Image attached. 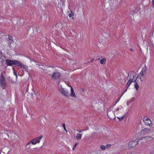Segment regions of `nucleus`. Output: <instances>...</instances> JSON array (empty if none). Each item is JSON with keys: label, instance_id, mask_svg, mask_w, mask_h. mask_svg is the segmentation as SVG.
Here are the masks:
<instances>
[{"label": "nucleus", "instance_id": "39448f33", "mask_svg": "<svg viewBox=\"0 0 154 154\" xmlns=\"http://www.w3.org/2000/svg\"><path fill=\"white\" fill-rule=\"evenodd\" d=\"M61 74L60 73H59L57 70H55V71L53 73V74L51 75V79H58L60 78Z\"/></svg>", "mask_w": 154, "mask_h": 154}, {"label": "nucleus", "instance_id": "58836bf2", "mask_svg": "<svg viewBox=\"0 0 154 154\" xmlns=\"http://www.w3.org/2000/svg\"><path fill=\"white\" fill-rule=\"evenodd\" d=\"M14 74L15 75H17V74L16 73H15L14 72Z\"/></svg>", "mask_w": 154, "mask_h": 154}, {"label": "nucleus", "instance_id": "f3484780", "mask_svg": "<svg viewBox=\"0 0 154 154\" xmlns=\"http://www.w3.org/2000/svg\"><path fill=\"white\" fill-rule=\"evenodd\" d=\"M5 79V77L3 74V72H2L0 76V79Z\"/></svg>", "mask_w": 154, "mask_h": 154}, {"label": "nucleus", "instance_id": "b1692460", "mask_svg": "<svg viewBox=\"0 0 154 154\" xmlns=\"http://www.w3.org/2000/svg\"><path fill=\"white\" fill-rule=\"evenodd\" d=\"M152 8H153L154 7V0H152Z\"/></svg>", "mask_w": 154, "mask_h": 154}, {"label": "nucleus", "instance_id": "0eeeda50", "mask_svg": "<svg viewBox=\"0 0 154 154\" xmlns=\"http://www.w3.org/2000/svg\"><path fill=\"white\" fill-rule=\"evenodd\" d=\"M143 122L146 125L150 126L151 122L150 120L147 117H144L143 119Z\"/></svg>", "mask_w": 154, "mask_h": 154}, {"label": "nucleus", "instance_id": "a19ab883", "mask_svg": "<svg viewBox=\"0 0 154 154\" xmlns=\"http://www.w3.org/2000/svg\"><path fill=\"white\" fill-rule=\"evenodd\" d=\"M81 132H82V131H79V133H81Z\"/></svg>", "mask_w": 154, "mask_h": 154}, {"label": "nucleus", "instance_id": "c85d7f7f", "mask_svg": "<svg viewBox=\"0 0 154 154\" xmlns=\"http://www.w3.org/2000/svg\"><path fill=\"white\" fill-rule=\"evenodd\" d=\"M140 80L141 81H143V80H144V78H143L142 77H141L140 78Z\"/></svg>", "mask_w": 154, "mask_h": 154}, {"label": "nucleus", "instance_id": "7ed1b4c3", "mask_svg": "<svg viewBox=\"0 0 154 154\" xmlns=\"http://www.w3.org/2000/svg\"><path fill=\"white\" fill-rule=\"evenodd\" d=\"M43 137L42 135H40L39 137H37L35 138L32 140L31 141L28 143L26 146H27L30 143L32 144L33 145H35L37 143H39L40 142V140Z\"/></svg>", "mask_w": 154, "mask_h": 154}, {"label": "nucleus", "instance_id": "393cba45", "mask_svg": "<svg viewBox=\"0 0 154 154\" xmlns=\"http://www.w3.org/2000/svg\"><path fill=\"white\" fill-rule=\"evenodd\" d=\"M140 75H141V76H143L144 74L143 73H142V72H140V73L139 74V76Z\"/></svg>", "mask_w": 154, "mask_h": 154}, {"label": "nucleus", "instance_id": "a211bd4d", "mask_svg": "<svg viewBox=\"0 0 154 154\" xmlns=\"http://www.w3.org/2000/svg\"><path fill=\"white\" fill-rule=\"evenodd\" d=\"M100 148L101 149H102L103 150H104L106 149V147L105 146L102 145L100 146Z\"/></svg>", "mask_w": 154, "mask_h": 154}, {"label": "nucleus", "instance_id": "e433bc0d", "mask_svg": "<svg viewBox=\"0 0 154 154\" xmlns=\"http://www.w3.org/2000/svg\"><path fill=\"white\" fill-rule=\"evenodd\" d=\"M72 20H74V17H72Z\"/></svg>", "mask_w": 154, "mask_h": 154}, {"label": "nucleus", "instance_id": "ddd939ff", "mask_svg": "<svg viewBox=\"0 0 154 154\" xmlns=\"http://www.w3.org/2000/svg\"><path fill=\"white\" fill-rule=\"evenodd\" d=\"M144 138L147 141H150L152 140V137L150 136L145 137Z\"/></svg>", "mask_w": 154, "mask_h": 154}, {"label": "nucleus", "instance_id": "6e6552de", "mask_svg": "<svg viewBox=\"0 0 154 154\" xmlns=\"http://www.w3.org/2000/svg\"><path fill=\"white\" fill-rule=\"evenodd\" d=\"M20 64H18V66L19 67L22 68L24 70L26 71V72H28V66L27 65H24L21 63L19 61Z\"/></svg>", "mask_w": 154, "mask_h": 154}, {"label": "nucleus", "instance_id": "9b49d317", "mask_svg": "<svg viewBox=\"0 0 154 154\" xmlns=\"http://www.w3.org/2000/svg\"><path fill=\"white\" fill-rule=\"evenodd\" d=\"M71 93L70 94V96L72 97H76V95L74 93V90L72 87H71Z\"/></svg>", "mask_w": 154, "mask_h": 154}, {"label": "nucleus", "instance_id": "ea45409f", "mask_svg": "<svg viewBox=\"0 0 154 154\" xmlns=\"http://www.w3.org/2000/svg\"><path fill=\"white\" fill-rule=\"evenodd\" d=\"M130 50L132 51V50L131 48H130Z\"/></svg>", "mask_w": 154, "mask_h": 154}, {"label": "nucleus", "instance_id": "4be33fe9", "mask_svg": "<svg viewBox=\"0 0 154 154\" xmlns=\"http://www.w3.org/2000/svg\"><path fill=\"white\" fill-rule=\"evenodd\" d=\"M3 53L0 50V58L1 59V57H3Z\"/></svg>", "mask_w": 154, "mask_h": 154}, {"label": "nucleus", "instance_id": "4468645a", "mask_svg": "<svg viewBox=\"0 0 154 154\" xmlns=\"http://www.w3.org/2000/svg\"><path fill=\"white\" fill-rule=\"evenodd\" d=\"M134 84V87L136 89L137 91L139 89V86L137 83V82H136Z\"/></svg>", "mask_w": 154, "mask_h": 154}, {"label": "nucleus", "instance_id": "f8f14e48", "mask_svg": "<svg viewBox=\"0 0 154 154\" xmlns=\"http://www.w3.org/2000/svg\"><path fill=\"white\" fill-rule=\"evenodd\" d=\"M82 134H77L76 138L77 140H80L81 139Z\"/></svg>", "mask_w": 154, "mask_h": 154}, {"label": "nucleus", "instance_id": "6ab92c4d", "mask_svg": "<svg viewBox=\"0 0 154 154\" xmlns=\"http://www.w3.org/2000/svg\"><path fill=\"white\" fill-rule=\"evenodd\" d=\"M71 13L69 14V17H71L72 16H74V14L73 12L72 11H71Z\"/></svg>", "mask_w": 154, "mask_h": 154}, {"label": "nucleus", "instance_id": "c9c22d12", "mask_svg": "<svg viewBox=\"0 0 154 154\" xmlns=\"http://www.w3.org/2000/svg\"><path fill=\"white\" fill-rule=\"evenodd\" d=\"M119 100H118L117 101H116V103L118 102V101H119Z\"/></svg>", "mask_w": 154, "mask_h": 154}, {"label": "nucleus", "instance_id": "72a5a7b5", "mask_svg": "<svg viewBox=\"0 0 154 154\" xmlns=\"http://www.w3.org/2000/svg\"><path fill=\"white\" fill-rule=\"evenodd\" d=\"M12 68H13L12 69H13V71L14 72V71H15V69L14 68V67H13Z\"/></svg>", "mask_w": 154, "mask_h": 154}, {"label": "nucleus", "instance_id": "1a4fd4ad", "mask_svg": "<svg viewBox=\"0 0 154 154\" xmlns=\"http://www.w3.org/2000/svg\"><path fill=\"white\" fill-rule=\"evenodd\" d=\"M141 131L144 132L143 134H147L151 132V129L149 128H144Z\"/></svg>", "mask_w": 154, "mask_h": 154}, {"label": "nucleus", "instance_id": "473e14b6", "mask_svg": "<svg viewBox=\"0 0 154 154\" xmlns=\"http://www.w3.org/2000/svg\"><path fill=\"white\" fill-rule=\"evenodd\" d=\"M119 108H117V109H116V111H119Z\"/></svg>", "mask_w": 154, "mask_h": 154}, {"label": "nucleus", "instance_id": "412c9836", "mask_svg": "<svg viewBox=\"0 0 154 154\" xmlns=\"http://www.w3.org/2000/svg\"><path fill=\"white\" fill-rule=\"evenodd\" d=\"M62 126L63 127V128H64V130L66 131V132H67V130H66V128L65 125V123H63V126Z\"/></svg>", "mask_w": 154, "mask_h": 154}, {"label": "nucleus", "instance_id": "f704fd0d", "mask_svg": "<svg viewBox=\"0 0 154 154\" xmlns=\"http://www.w3.org/2000/svg\"><path fill=\"white\" fill-rule=\"evenodd\" d=\"M134 143V142L132 141V142H131L130 143H131L130 144H131L132 143Z\"/></svg>", "mask_w": 154, "mask_h": 154}, {"label": "nucleus", "instance_id": "a878e982", "mask_svg": "<svg viewBox=\"0 0 154 154\" xmlns=\"http://www.w3.org/2000/svg\"><path fill=\"white\" fill-rule=\"evenodd\" d=\"M78 144V143H76L74 146V147L73 148V150H74L75 149V147Z\"/></svg>", "mask_w": 154, "mask_h": 154}, {"label": "nucleus", "instance_id": "7c9ffc66", "mask_svg": "<svg viewBox=\"0 0 154 154\" xmlns=\"http://www.w3.org/2000/svg\"><path fill=\"white\" fill-rule=\"evenodd\" d=\"M65 5V4H64V2H62V6H64Z\"/></svg>", "mask_w": 154, "mask_h": 154}, {"label": "nucleus", "instance_id": "f257e3e1", "mask_svg": "<svg viewBox=\"0 0 154 154\" xmlns=\"http://www.w3.org/2000/svg\"><path fill=\"white\" fill-rule=\"evenodd\" d=\"M136 75L137 74L136 73L133 71L129 72L128 73V76L127 77L128 82L126 85L127 89L123 92L121 96H122L124 93L127 91L128 88L129 87L130 85L133 82H136L137 78H136L135 79H134V77L136 76Z\"/></svg>", "mask_w": 154, "mask_h": 154}, {"label": "nucleus", "instance_id": "dca6fc26", "mask_svg": "<svg viewBox=\"0 0 154 154\" xmlns=\"http://www.w3.org/2000/svg\"><path fill=\"white\" fill-rule=\"evenodd\" d=\"M125 117V115H124L123 116L121 117H117V118L120 121H122L123 119H124V118Z\"/></svg>", "mask_w": 154, "mask_h": 154}, {"label": "nucleus", "instance_id": "f03ea898", "mask_svg": "<svg viewBox=\"0 0 154 154\" xmlns=\"http://www.w3.org/2000/svg\"><path fill=\"white\" fill-rule=\"evenodd\" d=\"M19 61L17 60H11L8 59H6L5 62L6 64L8 66H11L13 65H15L18 66L20 63Z\"/></svg>", "mask_w": 154, "mask_h": 154}, {"label": "nucleus", "instance_id": "5701e85b", "mask_svg": "<svg viewBox=\"0 0 154 154\" xmlns=\"http://www.w3.org/2000/svg\"><path fill=\"white\" fill-rule=\"evenodd\" d=\"M111 146V144H107V145H106V146H105L106 147V148H109V147H110Z\"/></svg>", "mask_w": 154, "mask_h": 154}, {"label": "nucleus", "instance_id": "423d86ee", "mask_svg": "<svg viewBox=\"0 0 154 154\" xmlns=\"http://www.w3.org/2000/svg\"><path fill=\"white\" fill-rule=\"evenodd\" d=\"M0 84L3 89H5L7 86V82L5 79H0Z\"/></svg>", "mask_w": 154, "mask_h": 154}, {"label": "nucleus", "instance_id": "bb28decb", "mask_svg": "<svg viewBox=\"0 0 154 154\" xmlns=\"http://www.w3.org/2000/svg\"><path fill=\"white\" fill-rule=\"evenodd\" d=\"M135 99V98L134 97H133L131 98V101H130V102H131L133 101H134Z\"/></svg>", "mask_w": 154, "mask_h": 154}, {"label": "nucleus", "instance_id": "4c0bfd02", "mask_svg": "<svg viewBox=\"0 0 154 154\" xmlns=\"http://www.w3.org/2000/svg\"><path fill=\"white\" fill-rule=\"evenodd\" d=\"M93 61V60H91V61L90 62H92Z\"/></svg>", "mask_w": 154, "mask_h": 154}, {"label": "nucleus", "instance_id": "cd10ccee", "mask_svg": "<svg viewBox=\"0 0 154 154\" xmlns=\"http://www.w3.org/2000/svg\"><path fill=\"white\" fill-rule=\"evenodd\" d=\"M8 39L10 40H12V36H9V37H8Z\"/></svg>", "mask_w": 154, "mask_h": 154}, {"label": "nucleus", "instance_id": "2eb2a0df", "mask_svg": "<svg viewBox=\"0 0 154 154\" xmlns=\"http://www.w3.org/2000/svg\"><path fill=\"white\" fill-rule=\"evenodd\" d=\"M147 69L146 67V66H145L144 68H143L142 69L141 71V72L142 73H145V72L146 71Z\"/></svg>", "mask_w": 154, "mask_h": 154}, {"label": "nucleus", "instance_id": "c756f323", "mask_svg": "<svg viewBox=\"0 0 154 154\" xmlns=\"http://www.w3.org/2000/svg\"><path fill=\"white\" fill-rule=\"evenodd\" d=\"M130 101H131V100H129V101L127 103V104L128 105L131 102H130Z\"/></svg>", "mask_w": 154, "mask_h": 154}, {"label": "nucleus", "instance_id": "aec40b11", "mask_svg": "<svg viewBox=\"0 0 154 154\" xmlns=\"http://www.w3.org/2000/svg\"><path fill=\"white\" fill-rule=\"evenodd\" d=\"M8 80L10 83H13L14 81L12 80L10 77L8 78Z\"/></svg>", "mask_w": 154, "mask_h": 154}, {"label": "nucleus", "instance_id": "2f4dec72", "mask_svg": "<svg viewBox=\"0 0 154 154\" xmlns=\"http://www.w3.org/2000/svg\"><path fill=\"white\" fill-rule=\"evenodd\" d=\"M22 74H21V75H23V72H24V71L23 70H22Z\"/></svg>", "mask_w": 154, "mask_h": 154}, {"label": "nucleus", "instance_id": "9d476101", "mask_svg": "<svg viewBox=\"0 0 154 154\" xmlns=\"http://www.w3.org/2000/svg\"><path fill=\"white\" fill-rule=\"evenodd\" d=\"M97 59L99 60L101 64H105L106 62V59L105 58H102L100 59V58H97Z\"/></svg>", "mask_w": 154, "mask_h": 154}, {"label": "nucleus", "instance_id": "20e7f679", "mask_svg": "<svg viewBox=\"0 0 154 154\" xmlns=\"http://www.w3.org/2000/svg\"><path fill=\"white\" fill-rule=\"evenodd\" d=\"M59 91L65 97H67L69 95V93L68 91L66 89H65L62 88V87H60Z\"/></svg>", "mask_w": 154, "mask_h": 154}]
</instances>
